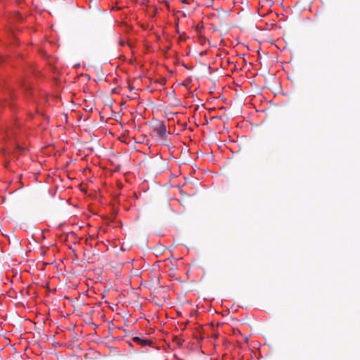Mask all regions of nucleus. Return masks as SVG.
Returning <instances> with one entry per match:
<instances>
[{
  "label": "nucleus",
  "instance_id": "1",
  "mask_svg": "<svg viewBox=\"0 0 360 360\" xmlns=\"http://www.w3.org/2000/svg\"><path fill=\"white\" fill-rule=\"evenodd\" d=\"M158 136L161 139H165L167 136V130L166 125L162 122L159 126L154 128Z\"/></svg>",
  "mask_w": 360,
  "mask_h": 360
},
{
  "label": "nucleus",
  "instance_id": "2",
  "mask_svg": "<svg viewBox=\"0 0 360 360\" xmlns=\"http://www.w3.org/2000/svg\"><path fill=\"white\" fill-rule=\"evenodd\" d=\"M132 340L134 342L138 344V345H140L141 346H146V345H149L150 343V341L147 340V339H143L142 338H140V337H134L132 338Z\"/></svg>",
  "mask_w": 360,
  "mask_h": 360
},
{
  "label": "nucleus",
  "instance_id": "3",
  "mask_svg": "<svg viewBox=\"0 0 360 360\" xmlns=\"http://www.w3.org/2000/svg\"><path fill=\"white\" fill-rule=\"evenodd\" d=\"M119 44L121 46H124L125 45V42L122 39L120 40Z\"/></svg>",
  "mask_w": 360,
  "mask_h": 360
}]
</instances>
